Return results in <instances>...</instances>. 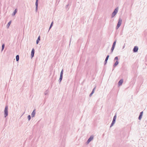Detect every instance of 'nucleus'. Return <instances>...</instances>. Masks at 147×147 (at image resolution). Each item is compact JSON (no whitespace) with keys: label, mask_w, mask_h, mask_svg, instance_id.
<instances>
[{"label":"nucleus","mask_w":147,"mask_h":147,"mask_svg":"<svg viewBox=\"0 0 147 147\" xmlns=\"http://www.w3.org/2000/svg\"><path fill=\"white\" fill-rule=\"evenodd\" d=\"M119 9V8L118 7H117L116 8L113 12L111 15V17L112 18H113L114 16L116 15L118 11V10Z\"/></svg>","instance_id":"nucleus-1"},{"label":"nucleus","mask_w":147,"mask_h":147,"mask_svg":"<svg viewBox=\"0 0 147 147\" xmlns=\"http://www.w3.org/2000/svg\"><path fill=\"white\" fill-rule=\"evenodd\" d=\"M122 22V20L120 18H119V21L118 22L117 25V26L116 27V29H117L121 25Z\"/></svg>","instance_id":"nucleus-2"},{"label":"nucleus","mask_w":147,"mask_h":147,"mask_svg":"<svg viewBox=\"0 0 147 147\" xmlns=\"http://www.w3.org/2000/svg\"><path fill=\"white\" fill-rule=\"evenodd\" d=\"M8 107L7 106H6L5 107L4 112V115L5 117H6L8 115Z\"/></svg>","instance_id":"nucleus-3"},{"label":"nucleus","mask_w":147,"mask_h":147,"mask_svg":"<svg viewBox=\"0 0 147 147\" xmlns=\"http://www.w3.org/2000/svg\"><path fill=\"white\" fill-rule=\"evenodd\" d=\"M116 118V115H115L114 117L113 118V121H112V123L110 125V127H112L113 125L114 124V123H115Z\"/></svg>","instance_id":"nucleus-4"},{"label":"nucleus","mask_w":147,"mask_h":147,"mask_svg":"<svg viewBox=\"0 0 147 147\" xmlns=\"http://www.w3.org/2000/svg\"><path fill=\"white\" fill-rule=\"evenodd\" d=\"M94 138V136H91L88 139V140L87 141L86 143V144H88L90 142H91Z\"/></svg>","instance_id":"nucleus-5"},{"label":"nucleus","mask_w":147,"mask_h":147,"mask_svg":"<svg viewBox=\"0 0 147 147\" xmlns=\"http://www.w3.org/2000/svg\"><path fill=\"white\" fill-rule=\"evenodd\" d=\"M38 0H36V2L35 3V6H36L35 11H36V12H37V11L38 6Z\"/></svg>","instance_id":"nucleus-6"},{"label":"nucleus","mask_w":147,"mask_h":147,"mask_svg":"<svg viewBox=\"0 0 147 147\" xmlns=\"http://www.w3.org/2000/svg\"><path fill=\"white\" fill-rule=\"evenodd\" d=\"M138 47L135 46L133 49V51L134 52H136L138 51Z\"/></svg>","instance_id":"nucleus-7"},{"label":"nucleus","mask_w":147,"mask_h":147,"mask_svg":"<svg viewBox=\"0 0 147 147\" xmlns=\"http://www.w3.org/2000/svg\"><path fill=\"white\" fill-rule=\"evenodd\" d=\"M36 114V112H35V109H34L33 110V111H32V113H31V116L32 117H34L35 115Z\"/></svg>","instance_id":"nucleus-8"},{"label":"nucleus","mask_w":147,"mask_h":147,"mask_svg":"<svg viewBox=\"0 0 147 147\" xmlns=\"http://www.w3.org/2000/svg\"><path fill=\"white\" fill-rule=\"evenodd\" d=\"M34 49H33L32 50L31 53V56L32 57L34 56Z\"/></svg>","instance_id":"nucleus-9"},{"label":"nucleus","mask_w":147,"mask_h":147,"mask_svg":"<svg viewBox=\"0 0 147 147\" xmlns=\"http://www.w3.org/2000/svg\"><path fill=\"white\" fill-rule=\"evenodd\" d=\"M123 82V79L120 80L118 82V85L119 86L121 85Z\"/></svg>","instance_id":"nucleus-10"},{"label":"nucleus","mask_w":147,"mask_h":147,"mask_svg":"<svg viewBox=\"0 0 147 147\" xmlns=\"http://www.w3.org/2000/svg\"><path fill=\"white\" fill-rule=\"evenodd\" d=\"M109 55H107L106 58V59H105V64L106 63H107V61L108 60V59H109Z\"/></svg>","instance_id":"nucleus-11"},{"label":"nucleus","mask_w":147,"mask_h":147,"mask_svg":"<svg viewBox=\"0 0 147 147\" xmlns=\"http://www.w3.org/2000/svg\"><path fill=\"white\" fill-rule=\"evenodd\" d=\"M118 61H117L113 65L114 67H115L117 65H118Z\"/></svg>","instance_id":"nucleus-12"},{"label":"nucleus","mask_w":147,"mask_h":147,"mask_svg":"<svg viewBox=\"0 0 147 147\" xmlns=\"http://www.w3.org/2000/svg\"><path fill=\"white\" fill-rule=\"evenodd\" d=\"M49 91L48 90H47L45 91L44 92V94L45 95H48L49 94Z\"/></svg>","instance_id":"nucleus-13"},{"label":"nucleus","mask_w":147,"mask_h":147,"mask_svg":"<svg viewBox=\"0 0 147 147\" xmlns=\"http://www.w3.org/2000/svg\"><path fill=\"white\" fill-rule=\"evenodd\" d=\"M40 40V36H39L38 37L37 40H36V42L37 44H38V43L39 42V41Z\"/></svg>","instance_id":"nucleus-14"},{"label":"nucleus","mask_w":147,"mask_h":147,"mask_svg":"<svg viewBox=\"0 0 147 147\" xmlns=\"http://www.w3.org/2000/svg\"><path fill=\"white\" fill-rule=\"evenodd\" d=\"M17 10H16V9L14 11V12H13V13L12 14V16H14L15 15L16 13H17Z\"/></svg>","instance_id":"nucleus-15"},{"label":"nucleus","mask_w":147,"mask_h":147,"mask_svg":"<svg viewBox=\"0 0 147 147\" xmlns=\"http://www.w3.org/2000/svg\"><path fill=\"white\" fill-rule=\"evenodd\" d=\"M19 55H17L16 56V61H19Z\"/></svg>","instance_id":"nucleus-16"},{"label":"nucleus","mask_w":147,"mask_h":147,"mask_svg":"<svg viewBox=\"0 0 147 147\" xmlns=\"http://www.w3.org/2000/svg\"><path fill=\"white\" fill-rule=\"evenodd\" d=\"M116 40H115L114 42H113V45H112V46H113V47H115V45H116Z\"/></svg>","instance_id":"nucleus-17"},{"label":"nucleus","mask_w":147,"mask_h":147,"mask_svg":"<svg viewBox=\"0 0 147 147\" xmlns=\"http://www.w3.org/2000/svg\"><path fill=\"white\" fill-rule=\"evenodd\" d=\"M5 47V45L4 44H3L2 45V49H1V51H3V49Z\"/></svg>","instance_id":"nucleus-18"},{"label":"nucleus","mask_w":147,"mask_h":147,"mask_svg":"<svg viewBox=\"0 0 147 147\" xmlns=\"http://www.w3.org/2000/svg\"><path fill=\"white\" fill-rule=\"evenodd\" d=\"M11 21H10L7 24V26L8 27H9V26L11 24Z\"/></svg>","instance_id":"nucleus-19"},{"label":"nucleus","mask_w":147,"mask_h":147,"mask_svg":"<svg viewBox=\"0 0 147 147\" xmlns=\"http://www.w3.org/2000/svg\"><path fill=\"white\" fill-rule=\"evenodd\" d=\"M53 24V22H52V23H51V25L49 27V30H50V29L51 28Z\"/></svg>","instance_id":"nucleus-20"},{"label":"nucleus","mask_w":147,"mask_h":147,"mask_svg":"<svg viewBox=\"0 0 147 147\" xmlns=\"http://www.w3.org/2000/svg\"><path fill=\"white\" fill-rule=\"evenodd\" d=\"M114 48H115V47L112 46V47L111 49V53H112L113 52V51L114 49Z\"/></svg>","instance_id":"nucleus-21"},{"label":"nucleus","mask_w":147,"mask_h":147,"mask_svg":"<svg viewBox=\"0 0 147 147\" xmlns=\"http://www.w3.org/2000/svg\"><path fill=\"white\" fill-rule=\"evenodd\" d=\"M28 118L29 121L31 119V117L30 115H29L28 116Z\"/></svg>","instance_id":"nucleus-22"},{"label":"nucleus","mask_w":147,"mask_h":147,"mask_svg":"<svg viewBox=\"0 0 147 147\" xmlns=\"http://www.w3.org/2000/svg\"><path fill=\"white\" fill-rule=\"evenodd\" d=\"M142 115H139V116L138 117V119L139 120H141V119L142 118Z\"/></svg>","instance_id":"nucleus-23"},{"label":"nucleus","mask_w":147,"mask_h":147,"mask_svg":"<svg viewBox=\"0 0 147 147\" xmlns=\"http://www.w3.org/2000/svg\"><path fill=\"white\" fill-rule=\"evenodd\" d=\"M118 59V57H115V58L114 59V61H115L116 60H117Z\"/></svg>","instance_id":"nucleus-24"},{"label":"nucleus","mask_w":147,"mask_h":147,"mask_svg":"<svg viewBox=\"0 0 147 147\" xmlns=\"http://www.w3.org/2000/svg\"><path fill=\"white\" fill-rule=\"evenodd\" d=\"M95 88H96V87H95V88L93 89V90L91 92L92 93H94V90H95Z\"/></svg>","instance_id":"nucleus-25"},{"label":"nucleus","mask_w":147,"mask_h":147,"mask_svg":"<svg viewBox=\"0 0 147 147\" xmlns=\"http://www.w3.org/2000/svg\"><path fill=\"white\" fill-rule=\"evenodd\" d=\"M62 78L60 77V78H59V81L60 83L61 82V81L62 80Z\"/></svg>","instance_id":"nucleus-26"},{"label":"nucleus","mask_w":147,"mask_h":147,"mask_svg":"<svg viewBox=\"0 0 147 147\" xmlns=\"http://www.w3.org/2000/svg\"><path fill=\"white\" fill-rule=\"evenodd\" d=\"M63 70L62 69V70H61V72L60 74H63Z\"/></svg>","instance_id":"nucleus-27"},{"label":"nucleus","mask_w":147,"mask_h":147,"mask_svg":"<svg viewBox=\"0 0 147 147\" xmlns=\"http://www.w3.org/2000/svg\"><path fill=\"white\" fill-rule=\"evenodd\" d=\"M143 112H141L140 113V115H142V114H143Z\"/></svg>","instance_id":"nucleus-28"},{"label":"nucleus","mask_w":147,"mask_h":147,"mask_svg":"<svg viewBox=\"0 0 147 147\" xmlns=\"http://www.w3.org/2000/svg\"><path fill=\"white\" fill-rule=\"evenodd\" d=\"M63 75V74H60V77H61V78H62Z\"/></svg>","instance_id":"nucleus-29"},{"label":"nucleus","mask_w":147,"mask_h":147,"mask_svg":"<svg viewBox=\"0 0 147 147\" xmlns=\"http://www.w3.org/2000/svg\"><path fill=\"white\" fill-rule=\"evenodd\" d=\"M93 94V93H92L91 92L89 95L90 96H91Z\"/></svg>","instance_id":"nucleus-30"},{"label":"nucleus","mask_w":147,"mask_h":147,"mask_svg":"<svg viewBox=\"0 0 147 147\" xmlns=\"http://www.w3.org/2000/svg\"><path fill=\"white\" fill-rule=\"evenodd\" d=\"M68 5H66V7H68Z\"/></svg>","instance_id":"nucleus-31"},{"label":"nucleus","mask_w":147,"mask_h":147,"mask_svg":"<svg viewBox=\"0 0 147 147\" xmlns=\"http://www.w3.org/2000/svg\"><path fill=\"white\" fill-rule=\"evenodd\" d=\"M124 47H125V46H124L123 47V49Z\"/></svg>","instance_id":"nucleus-32"}]
</instances>
